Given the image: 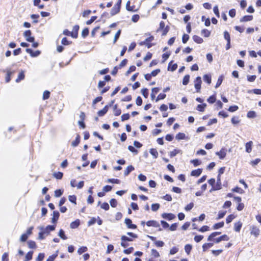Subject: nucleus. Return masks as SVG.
<instances>
[{"instance_id":"obj_1","label":"nucleus","mask_w":261,"mask_h":261,"mask_svg":"<svg viewBox=\"0 0 261 261\" xmlns=\"http://www.w3.org/2000/svg\"><path fill=\"white\" fill-rule=\"evenodd\" d=\"M154 39L153 36H150L147 38H146L144 41H141L139 43L140 45H145L147 47V48H150L152 46V44L150 43Z\"/></svg>"},{"instance_id":"obj_2","label":"nucleus","mask_w":261,"mask_h":261,"mask_svg":"<svg viewBox=\"0 0 261 261\" xmlns=\"http://www.w3.org/2000/svg\"><path fill=\"white\" fill-rule=\"evenodd\" d=\"M250 234L255 237V238H257L260 233L259 229L255 226H251L250 227Z\"/></svg>"},{"instance_id":"obj_3","label":"nucleus","mask_w":261,"mask_h":261,"mask_svg":"<svg viewBox=\"0 0 261 261\" xmlns=\"http://www.w3.org/2000/svg\"><path fill=\"white\" fill-rule=\"evenodd\" d=\"M201 83H202V81H201V77H200V76L197 77L194 81V86L197 92H200Z\"/></svg>"},{"instance_id":"obj_4","label":"nucleus","mask_w":261,"mask_h":261,"mask_svg":"<svg viewBox=\"0 0 261 261\" xmlns=\"http://www.w3.org/2000/svg\"><path fill=\"white\" fill-rule=\"evenodd\" d=\"M31 32L30 30L25 31L24 32L23 35L26 40L30 42H33L34 41V38L31 36Z\"/></svg>"},{"instance_id":"obj_5","label":"nucleus","mask_w":261,"mask_h":261,"mask_svg":"<svg viewBox=\"0 0 261 261\" xmlns=\"http://www.w3.org/2000/svg\"><path fill=\"white\" fill-rule=\"evenodd\" d=\"M146 225L148 226H152V227H156V228L159 227V230L160 231L162 230V228H161L160 227V225L159 223L156 221H154V220L148 221L146 222Z\"/></svg>"},{"instance_id":"obj_6","label":"nucleus","mask_w":261,"mask_h":261,"mask_svg":"<svg viewBox=\"0 0 261 261\" xmlns=\"http://www.w3.org/2000/svg\"><path fill=\"white\" fill-rule=\"evenodd\" d=\"M216 154L221 160L224 159L226 155V150L225 148H222L220 151L216 152Z\"/></svg>"},{"instance_id":"obj_7","label":"nucleus","mask_w":261,"mask_h":261,"mask_svg":"<svg viewBox=\"0 0 261 261\" xmlns=\"http://www.w3.org/2000/svg\"><path fill=\"white\" fill-rule=\"evenodd\" d=\"M235 201L238 204L237 209L238 211H241L244 207V204L243 203H240L241 201V198L239 197H234Z\"/></svg>"},{"instance_id":"obj_8","label":"nucleus","mask_w":261,"mask_h":261,"mask_svg":"<svg viewBox=\"0 0 261 261\" xmlns=\"http://www.w3.org/2000/svg\"><path fill=\"white\" fill-rule=\"evenodd\" d=\"M125 223L128 228L136 229L137 228V226L136 225L132 224V221L130 219H125Z\"/></svg>"},{"instance_id":"obj_9","label":"nucleus","mask_w":261,"mask_h":261,"mask_svg":"<svg viewBox=\"0 0 261 261\" xmlns=\"http://www.w3.org/2000/svg\"><path fill=\"white\" fill-rule=\"evenodd\" d=\"M162 217L168 220H171L175 218V216L172 213H163L162 215Z\"/></svg>"},{"instance_id":"obj_10","label":"nucleus","mask_w":261,"mask_h":261,"mask_svg":"<svg viewBox=\"0 0 261 261\" xmlns=\"http://www.w3.org/2000/svg\"><path fill=\"white\" fill-rule=\"evenodd\" d=\"M26 52L30 54L32 57H36L39 56L40 54V51L39 50H36L35 51H33L30 48H27Z\"/></svg>"},{"instance_id":"obj_11","label":"nucleus","mask_w":261,"mask_h":261,"mask_svg":"<svg viewBox=\"0 0 261 261\" xmlns=\"http://www.w3.org/2000/svg\"><path fill=\"white\" fill-rule=\"evenodd\" d=\"M221 176H217V184L216 185V186L213 187L212 190H220L221 188V178H220Z\"/></svg>"},{"instance_id":"obj_12","label":"nucleus","mask_w":261,"mask_h":261,"mask_svg":"<svg viewBox=\"0 0 261 261\" xmlns=\"http://www.w3.org/2000/svg\"><path fill=\"white\" fill-rule=\"evenodd\" d=\"M53 216V217L51 219V222L54 223H56L59 217L60 214L58 211H54Z\"/></svg>"},{"instance_id":"obj_13","label":"nucleus","mask_w":261,"mask_h":261,"mask_svg":"<svg viewBox=\"0 0 261 261\" xmlns=\"http://www.w3.org/2000/svg\"><path fill=\"white\" fill-rule=\"evenodd\" d=\"M120 8H119V6H117L115 5L113 8L111 9V14L112 16H113L118 13L119 12Z\"/></svg>"},{"instance_id":"obj_14","label":"nucleus","mask_w":261,"mask_h":261,"mask_svg":"<svg viewBox=\"0 0 261 261\" xmlns=\"http://www.w3.org/2000/svg\"><path fill=\"white\" fill-rule=\"evenodd\" d=\"M80 220L79 219H77L70 223V227L72 229H75L76 228L80 225Z\"/></svg>"},{"instance_id":"obj_15","label":"nucleus","mask_w":261,"mask_h":261,"mask_svg":"<svg viewBox=\"0 0 261 261\" xmlns=\"http://www.w3.org/2000/svg\"><path fill=\"white\" fill-rule=\"evenodd\" d=\"M202 173V169H198L192 171L191 175L193 176H199Z\"/></svg>"},{"instance_id":"obj_16","label":"nucleus","mask_w":261,"mask_h":261,"mask_svg":"<svg viewBox=\"0 0 261 261\" xmlns=\"http://www.w3.org/2000/svg\"><path fill=\"white\" fill-rule=\"evenodd\" d=\"M108 110V106H106L102 110H100L98 112V115L99 116H103Z\"/></svg>"},{"instance_id":"obj_17","label":"nucleus","mask_w":261,"mask_h":261,"mask_svg":"<svg viewBox=\"0 0 261 261\" xmlns=\"http://www.w3.org/2000/svg\"><path fill=\"white\" fill-rule=\"evenodd\" d=\"M134 170V168L133 166H128L124 171V174L125 176H127L130 172Z\"/></svg>"},{"instance_id":"obj_18","label":"nucleus","mask_w":261,"mask_h":261,"mask_svg":"<svg viewBox=\"0 0 261 261\" xmlns=\"http://www.w3.org/2000/svg\"><path fill=\"white\" fill-rule=\"evenodd\" d=\"M178 153H182L181 150H179V149H175L174 150H173L170 152V156L171 158H173V157L176 156Z\"/></svg>"},{"instance_id":"obj_19","label":"nucleus","mask_w":261,"mask_h":261,"mask_svg":"<svg viewBox=\"0 0 261 261\" xmlns=\"http://www.w3.org/2000/svg\"><path fill=\"white\" fill-rule=\"evenodd\" d=\"M149 152L153 156L154 158L156 159L158 158L159 153L156 149H150L149 150Z\"/></svg>"},{"instance_id":"obj_20","label":"nucleus","mask_w":261,"mask_h":261,"mask_svg":"<svg viewBox=\"0 0 261 261\" xmlns=\"http://www.w3.org/2000/svg\"><path fill=\"white\" fill-rule=\"evenodd\" d=\"M221 234L220 232H214L212 233L208 237L207 240L208 241H211L213 240V239L216 237L218 235H219Z\"/></svg>"},{"instance_id":"obj_21","label":"nucleus","mask_w":261,"mask_h":261,"mask_svg":"<svg viewBox=\"0 0 261 261\" xmlns=\"http://www.w3.org/2000/svg\"><path fill=\"white\" fill-rule=\"evenodd\" d=\"M203 80L204 82L207 84H210L211 83V76L210 74H205L203 76Z\"/></svg>"},{"instance_id":"obj_22","label":"nucleus","mask_w":261,"mask_h":261,"mask_svg":"<svg viewBox=\"0 0 261 261\" xmlns=\"http://www.w3.org/2000/svg\"><path fill=\"white\" fill-rule=\"evenodd\" d=\"M24 73L23 71H21L18 74L17 78L16 80L17 83L19 82L20 81L24 79Z\"/></svg>"},{"instance_id":"obj_23","label":"nucleus","mask_w":261,"mask_h":261,"mask_svg":"<svg viewBox=\"0 0 261 261\" xmlns=\"http://www.w3.org/2000/svg\"><path fill=\"white\" fill-rule=\"evenodd\" d=\"M194 41L197 43H201L203 42V39L197 35H194L193 37Z\"/></svg>"},{"instance_id":"obj_24","label":"nucleus","mask_w":261,"mask_h":261,"mask_svg":"<svg viewBox=\"0 0 261 261\" xmlns=\"http://www.w3.org/2000/svg\"><path fill=\"white\" fill-rule=\"evenodd\" d=\"M63 34L66 36H71L73 38H76L77 37V33H76V35L74 36V32H70L68 30H65L63 31Z\"/></svg>"},{"instance_id":"obj_25","label":"nucleus","mask_w":261,"mask_h":261,"mask_svg":"<svg viewBox=\"0 0 261 261\" xmlns=\"http://www.w3.org/2000/svg\"><path fill=\"white\" fill-rule=\"evenodd\" d=\"M13 73V72H12L11 71H10V70L9 69H7V75L6 76V82L7 83H8L11 80V77H10V76Z\"/></svg>"},{"instance_id":"obj_26","label":"nucleus","mask_w":261,"mask_h":261,"mask_svg":"<svg viewBox=\"0 0 261 261\" xmlns=\"http://www.w3.org/2000/svg\"><path fill=\"white\" fill-rule=\"evenodd\" d=\"M55 229V226L54 225H48L45 228V231L47 234H48L50 231H53Z\"/></svg>"},{"instance_id":"obj_27","label":"nucleus","mask_w":261,"mask_h":261,"mask_svg":"<svg viewBox=\"0 0 261 261\" xmlns=\"http://www.w3.org/2000/svg\"><path fill=\"white\" fill-rule=\"evenodd\" d=\"M185 138L186 135L184 133H178L175 137L176 139L178 140L185 139Z\"/></svg>"},{"instance_id":"obj_28","label":"nucleus","mask_w":261,"mask_h":261,"mask_svg":"<svg viewBox=\"0 0 261 261\" xmlns=\"http://www.w3.org/2000/svg\"><path fill=\"white\" fill-rule=\"evenodd\" d=\"M206 107V103H203L202 105H198L197 107V110L200 112H203L204 111L205 108Z\"/></svg>"},{"instance_id":"obj_29","label":"nucleus","mask_w":261,"mask_h":261,"mask_svg":"<svg viewBox=\"0 0 261 261\" xmlns=\"http://www.w3.org/2000/svg\"><path fill=\"white\" fill-rule=\"evenodd\" d=\"M252 142L251 141H250L247 143H246V151L249 153L251 152L252 149H251V145H252Z\"/></svg>"},{"instance_id":"obj_30","label":"nucleus","mask_w":261,"mask_h":261,"mask_svg":"<svg viewBox=\"0 0 261 261\" xmlns=\"http://www.w3.org/2000/svg\"><path fill=\"white\" fill-rule=\"evenodd\" d=\"M58 236L63 240H66L67 239L65 234L64 231L62 229L60 230Z\"/></svg>"},{"instance_id":"obj_31","label":"nucleus","mask_w":261,"mask_h":261,"mask_svg":"<svg viewBox=\"0 0 261 261\" xmlns=\"http://www.w3.org/2000/svg\"><path fill=\"white\" fill-rule=\"evenodd\" d=\"M213 243H205L202 246L203 251H205L208 248L212 247L213 246Z\"/></svg>"},{"instance_id":"obj_32","label":"nucleus","mask_w":261,"mask_h":261,"mask_svg":"<svg viewBox=\"0 0 261 261\" xmlns=\"http://www.w3.org/2000/svg\"><path fill=\"white\" fill-rule=\"evenodd\" d=\"M256 113L254 111H250L247 113V116L249 118H254L256 117Z\"/></svg>"},{"instance_id":"obj_33","label":"nucleus","mask_w":261,"mask_h":261,"mask_svg":"<svg viewBox=\"0 0 261 261\" xmlns=\"http://www.w3.org/2000/svg\"><path fill=\"white\" fill-rule=\"evenodd\" d=\"M260 159H256L255 160H252L251 161H250V162L249 163V164L252 166V167H255L256 165H257L260 162Z\"/></svg>"},{"instance_id":"obj_34","label":"nucleus","mask_w":261,"mask_h":261,"mask_svg":"<svg viewBox=\"0 0 261 261\" xmlns=\"http://www.w3.org/2000/svg\"><path fill=\"white\" fill-rule=\"evenodd\" d=\"M242 227V223L240 222L236 223L234 224V229L235 231L239 232L240 231Z\"/></svg>"},{"instance_id":"obj_35","label":"nucleus","mask_w":261,"mask_h":261,"mask_svg":"<svg viewBox=\"0 0 261 261\" xmlns=\"http://www.w3.org/2000/svg\"><path fill=\"white\" fill-rule=\"evenodd\" d=\"M88 250V248L87 247L83 246L79 248L77 250V253L79 254H81L83 253L86 252Z\"/></svg>"},{"instance_id":"obj_36","label":"nucleus","mask_w":261,"mask_h":261,"mask_svg":"<svg viewBox=\"0 0 261 261\" xmlns=\"http://www.w3.org/2000/svg\"><path fill=\"white\" fill-rule=\"evenodd\" d=\"M80 136L77 135L75 138V140L72 142V146L76 147L80 143Z\"/></svg>"},{"instance_id":"obj_37","label":"nucleus","mask_w":261,"mask_h":261,"mask_svg":"<svg viewBox=\"0 0 261 261\" xmlns=\"http://www.w3.org/2000/svg\"><path fill=\"white\" fill-rule=\"evenodd\" d=\"M224 224V223L223 222H221L216 223L213 226V229H217L218 228H221V227H223Z\"/></svg>"},{"instance_id":"obj_38","label":"nucleus","mask_w":261,"mask_h":261,"mask_svg":"<svg viewBox=\"0 0 261 261\" xmlns=\"http://www.w3.org/2000/svg\"><path fill=\"white\" fill-rule=\"evenodd\" d=\"M63 173L61 172H55L53 174V176L57 179H61L63 177Z\"/></svg>"},{"instance_id":"obj_39","label":"nucleus","mask_w":261,"mask_h":261,"mask_svg":"<svg viewBox=\"0 0 261 261\" xmlns=\"http://www.w3.org/2000/svg\"><path fill=\"white\" fill-rule=\"evenodd\" d=\"M190 80V75H186L184 76L183 80H182V84L184 85H187Z\"/></svg>"},{"instance_id":"obj_40","label":"nucleus","mask_w":261,"mask_h":261,"mask_svg":"<svg viewBox=\"0 0 261 261\" xmlns=\"http://www.w3.org/2000/svg\"><path fill=\"white\" fill-rule=\"evenodd\" d=\"M201 34L205 37H207L210 35V32L206 29H203L201 31Z\"/></svg>"},{"instance_id":"obj_41","label":"nucleus","mask_w":261,"mask_h":261,"mask_svg":"<svg viewBox=\"0 0 261 261\" xmlns=\"http://www.w3.org/2000/svg\"><path fill=\"white\" fill-rule=\"evenodd\" d=\"M160 204L159 203H154L151 205V210L152 211H156L160 208Z\"/></svg>"},{"instance_id":"obj_42","label":"nucleus","mask_w":261,"mask_h":261,"mask_svg":"<svg viewBox=\"0 0 261 261\" xmlns=\"http://www.w3.org/2000/svg\"><path fill=\"white\" fill-rule=\"evenodd\" d=\"M49 96H50L49 91H47V90L43 92V99H44V100L47 99L49 97Z\"/></svg>"},{"instance_id":"obj_43","label":"nucleus","mask_w":261,"mask_h":261,"mask_svg":"<svg viewBox=\"0 0 261 261\" xmlns=\"http://www.w3.org/2000/svg\"><path fill=\"white\" fill-rule=\"evenodd\" d=\"M28 246L30 248H36V243L34 241H29L28 242Z\"/></svg>"},{"instance_id":"obj_44","label":"nucleus","mask_w":261,"mask_h":261,"mask_svg":"<svg viewBox=\"0 0 261 261\" xmlns=\"http://www.w3.org/2000/svg\"><path fill=\"white\" fill-rule=\"evenodd\" d=\"M216 100L215 95L211 96L208 99L207 101L210 103H214Z\"/></svg>"},{"instance_id":"obj_45","label":"nucleus","mask_w":261,"mask_h":261,"mask_svg":"<svg viewBox=\"0 0 261 261\" xmlns=\"http://www.w3.org/2000/svg\"><path fill=\"white\" fill-rule=\"evenodd\" d=\"M68 199H69V200L71 202L73 203L74 204H76V198L75 196H74V195H70L68 197Z\"/></svg>"},{"instance_id":"obj_46","label":"nucleus","mask_w":261,"mask_h":261,"mask_svg":"<svg viewBox=\"0 0 261 261\" xmlns=\"http://www.w3.org/2000/svg\"><path fill=\"white\" fill-rule=\"evenodd\" d=\"M222 81H223V76H220L218 78V81H217V82L216 83L215 88H217L218 87H219L221 85V84H222Z\"/></svg>"},{"instance_id":"obj_47","label":"nucleus","mask_w":261,"mask_h":261,"mask_svg":"<svg viewBox=\"0 0 261 261\" xmlns=\"http://www.w3.org/2000/svg\"><path fill=\"white\" fill-rule=\"evenodd\" d=\"M191 249H192V246L189 244H187L185 246V251L188 254H189Z\"/></svg>"},{"instance_id":"obj_48","label":"nucleus","mask_w":261,"mask_h":261,"mask_svg":"<svg viewBox=\"0 0 261 261\" xmlns=\"http://www.w3.org/2000/svg\"><path fill=\"white\" fill-rule=\"evenodd\" d=\"M252 92L255 94L261 95V89H255L252 90L248 91V93H251Z\"/></svg>"},{"instance_id":"obj_49","label":"nucleus","mask_w":261,"mask_h":261,"mask_svg":"<svg viewBox=\"0 0 261 261\" xmlns=\"http://www.w3.org/2000/svg\"><path fill=\"white\" fill-rule=\"evenodd\" d=\"M110 204L112 207H116L117 205V201L115 199H112L110 201Z\"/></svg>"},{"instance_id":"obj_50","label":"nucleus","mask_w":261,"mask_h":261,"mask_svg":"<svg viewBox=\"0 0 261 261\" xmlns=\"http://www.w3.org/2000/svg\"><path fill=\"white\" fill-rule=\"evenodd\" d=\"M136 67L135 66H131L126 72V75H128L132 72L136 70Z\"/></svg>"},{"instance_id":"obj_51","label":"nucleus","mask_w":261,"mask_h":261,"mask_svg":"<svg viewBox=\"0 0 261 261\" xmlns=\"http://www.w3.org/2000/svg\"><path fill=\"white\" fill-rule=\"evenodd\" d=\"M89 34V30L88 28L84 29L82 33V36L85 38Z\"/></svg>"},{"instance_id":"obj_52","label":"nucleus","mask_w":261,"mask_h":261,"mask_svg":"<svg viewBox=\"0 0 261 261\" xmlns=\"http://www.w3.org/2000/svg\"><path fill=\"white\" fill-rule=\"evenodd\" d=\"M63 194V191L61 190H57L55 191V196L57 197H60Z\"/></svg>"},{"instance_id":"obj_53","label":"nucleus","mask_w":261,"mask_h":261,"mask_svg":"<svg viewBox=\"0 0 261 261\" xmlns=\"http://www.w3.org/2000/svg\"><path fill=\"white\" fill-rule=\"evenodd\" d=\"M33 251H29L25 255V258L29 260L32 259V256H33Z\"/></svg>"},{"instance_id":"obj_54","label":"nucleus","mask_w":261,"mask_h":261,"mask_svg":"<svg viewBox=\"0 0 261 261\" xmlns=\"http://www.w3.org/2000/svg\"><path fill=\"white\" fill-rule=\"evenodd\" d=\"M61 43L62 44L64 45H67L70 44L71 43V42L69 41L68 40H67L66 37H64L62 39Z\"/></svg>"},{"instance_id":"obj_55","label":"nucleus","mask_w":261,"mask_h":261,"mask_svg":"<svg viewBox=\"0 0 261 261\" xmlns=\"http://www.w3.org/2000/svg\"><path fill=\"white\" fill-rule=\"evenodd\" d=\"M142 94L145 97L147 98L148 96V90L147 89H143L141 91Z\"/></svg>"},{"instance_id":"obj_56","label":"nucleus","mask_w":261,"mask_h":261,"mask_svg":"<svg viewBox=\"0 0 261 261\" xmlns=\"http://www.w3.org/2000/svg\"><path fill=\"white\" fill-rule=\"evenodd\" d=\"M109 207L110 206L109 204L106 202H104L101 205V208L106 211L108 210L109 209Z\"/></svg>"},{"instance_id":"obj_57","label":"nucleus","mask_w":261,"mask_h":261,"mask_svg":"<svg viewBox=\"0 0 261 261\" xmlns=\"http://www.w3.org/2000/svg\"><path fill=\"white\" fill-rule=\"evenodd\" d=\"M234 218V216L233 215H229L226 219V221L227 223H230L232 220Z\"/></svg>"},{"instance_id":"obj_58","label":"nucleus","mask_w":261,"mask_h":261,"mask_svg":"<svg viewBox=\"0 0 261 261\" xmlns=\"http://www.w3.org/2000/svg\"><path fill=\"white\" fill-rule=\"evenodd\" d=\"M231 122L233 124H237L240 122V120L237 117H233L231 119Z\"/></svg>"},{"instance_id":"obj_59","label":"nucleus","mask_w":261,"mask_h":261,"mask_svg":"<svg viewBox=\"0 0 261 261\" xmlns=\"http://www.w3.org/2000/svg\"><path fill=\"white\" fill-rule=\"evenodd\" d=\"M151 255H153L154 257H158L160 256L159 253L154 249L151 250Z\"/></svg>"},{"instance_id":"obj_60","label":"nucleus","mask_w":261,"mask_h":261,"mask_svg":"<svg viewBox=\"0 0 261 261\" xmlns=\"http://www.w3.org/2000/svg\"><path fill=\"white\" fill-rule=\"evenodd\" d=\"M139 18H140L139 15L138 14H135L132 16V20L134 22H136L139 20Z\"/></svg>"},{"instance_id":"obj_61","label":"nucleus","mask_w":261,"mask_h":261,"mask_svg":"<svg viewBox=\"0 0 261 261\" xmlns=\"http://www.w3.org/2000/svg\"><path fill=\"white\" fill-rule=\"evenodd\" d=\"M44 257V254L43 253H40L38 254L36 261H42Z\"/></svg>"},{"instance_id":"obj_62","label":"nucleus","mask_w":261,"mask_h":261,"mask_svg":"<svg viewBox=\"0 0 261 261\" xmlns=\"http://www.w3.org/2000/svg\"><path fill=\"white\" fill-rule=\"evenodd\" d=\"M194 206L193 203L191 202L189 204H188L185 208V210L187 211H190Z\"/></svg>"},{"instance_id":"obj_63","label":"nucleus","mask_w":261,"mask_h":261,"mask_svg":"<svg viewBox=\"0 0 261 261\" xmlns=\"http://www.w3.org/2000/svg\"><path fill=\"white\" fill-rule=\"evenodd\" d=\"M178 249L177 247H173L172 249H170V254L171 255L175 254L178 252Z\"/></svg>"},{"instance_id":"obj_64","label":"nucleus","mask_w":261,"mask_h":261,"mask_svg":"<svg viewBox=\"0 0 261 261\" xmlns=\"http://www.w3.org/2000/svg\"><path fill=\"white\" fill-rule=\"evenodd\" d=\"M2 261H9L8 253L7 252L4 253L2 255Z\"/></svg>"}]
</instances>
